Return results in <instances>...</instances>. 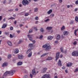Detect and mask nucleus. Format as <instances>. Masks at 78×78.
<instances>
[{
  "label": "nucleus",
  "mask_w": 78,
  "mask_h": 78,
  "mask_svg": "<svg viewBox=\"0 0 78 78\" xmlns=\"http://www.w3.org/2000/svg\"><path fill=\"white\" fill-rule=\"evenodd\" d=\"M16 71L15 70H11L9 71H6L4 74V76H6L8 74H10V75H12Z\"/></svg>",
  "instance_id": "1"
},
{
  "label": "nucleus",
  "mask_w": 78,
  "mask_h": 78,
  "mask_svg": "<svg viewBox=\"0 0 78 78\" xmlns=\"http://www.w3.org/2000/svg\"><path fill=\"white\" fill-rule=\"evenodd\" d=\"M48 45H49V44L47 43L43 45L42 47L43 48H45V50H46V51H48V48H49V46H48Z\"/></svg>",
  "instance_id": "2"
},
{
  "label": "nucleus",
  "mask_w": 78,
  "mask_h": 78,
  "mask_svg": "<svg viewBox=\"0 0 78 78\" xmlns=\"http://www.w3.org/2000/svg\"><path fill=\"white\" fill-rule=\"evenodd\" d=\"M22 3L24 6L28 5L29 4V2L27 0H23L22 1Z\"/></svg>",
  "instance_id": "3"
},
{
  "label": "nucleus",
  "mask_w": 78,
  "mask_h": 78,
  "mask_svg": "<svg viewBox=\"0 0 78 78\" xmlns=\"http://www.w3.org/2000/svg\"><path fill=\"white\" fill-rule=\"evenodd\" d=\"M72 56H78V51H73L72 54Z\"/></svg>",
  "instance_id": "4"
},
{
  "label": "nucleus",
  "mask_w": 78,
  "mask_h": 78,
  "mask_svg": "<svg viewBox=\"0 0 78 78\" xmlns=\"http://www.w3.org/2000/svg\"><path fill=\"white\" fill-rule=\"evenodd\" d=\"M59 54H60L59 52L56 53L55 56V61H57V60L59 59Z\"/></svg>",
  "instance_id": "5"
},
{
  "label": "nucleus",
  "mask_w": 78,
  "mask_h": 78,
  "mask_svg": "<svg viewBox=\"0 0 78 78\" xmlns=\"http://www.w3.org/2000/svg\"><path fill=\"white\" fill-rule=\"evenodd\" d=\"M39 73L38 71H37V73H36V71H35V70L34 69L32 70V73L33 75H36L37 73Z\"/></svg>",
  "instance_id": "6"
},
{
  "label": "nucleus",
  "mask_w": 78,
  "mask_h": 78,
  "mask_svg": "<svg viewBox=\"0 0 78 78\" xmlns=\"http://www.w3.org/2000/svg\"><path fill=\"white\" fill-rule=\"evenodd\" d=\"M32 35H28L27 37L28 38H29L30 41H32L33 40V38H32Z\"/></svg>",
  "instance_id": "7"
},
{
  "label": "nucleus",
  "mask_w": 78,
  "mask_h": 78,
  "mask_svg": "<svg viewBox=\"0 0 78 78\" xmlns=\"http://www.w3.org/2000/svg\"><path fill=\"white\" fill-rule=\"evenodd\" d=\"M46 77V78H49V74H45L42 76L43 78H45Z\"/></svg>",
  "instance_id": "8"
},
{
  "label": "nucleus",
  "mask_w": 78,
  "mask_h": 78,
  "mask_svg": "<svg viewBox=\"0 0 78 78\" xmlns=\"http://www.w3.org/2000/svg\"><path fill=\"white\" fill-rule=\"evenodd\" d=\"M47 70V68H43V70L41 71V73H44L46 72V70Z\"/></svg>",
  "instance_id": "9"
},
{
  "label": "nucleus",
  "mask_w": 78,
  "mask_h": 78,
  "mask_svg": "<svg viewBox=\"0 0 78 78\" xmlns=\"http://www.w3.org/2000/svg\"><path fill=\"white\" fill-rule=\"evenodd\" d=\"M69 32L67 31H65L63 33V34L64 36H67L69 34Z\"/></svg>",
  "instance_id": "10"
},
{
  "label": "nucleus",
  "mask_w": 78,
  "mask_h": 78,
  "mask_svg": "<svg viewBox=\"0 0 78 78\" xmlns=\"http://www.w3.org/2000/svg\"><path fill=\"white\" fill-rule=\"evenodd\" d=\"M8 66V63L5 62L2 65V67H6Z\"/></svg>",
  "instance_id": "11"
},
{
  "label": "nucleus",
  "mask_w": 78,
  "mask_h": 78,
  "mask_svg": "<svg viewBox=\"0 0 78 78\" xmlns=\"http://www.w3.org/2000/svg\"><path fill=\"white\" fill-rule=\"evenodd\" d=\"M53 30L52 29V27H49V33H53Z\"/></svg>",
  "instance_id": "12"
},
{
  "label": "nucleus",
  "mask_w": 78,
  "mask_h": 78,
  "mask_svg": "<svg viewBox=\"0 0 78 78\" xmlns=\"http://www.w3.org/2000/svg\"><path fill=\"white\" fill-rule=\"evenodd\" d=\"M18 57L20 59H23V55H18Z\"/></svg>",
  "instance_id": "13"
},
{
  "label": "nucleus",
  "mask_w": 78,
  "mask_h": 78,
  "mask_svg": "<svg viewBox=\"0 0 78 78\" xmlns=\"http://www.w3.org/2000/svg\"><path fill=\"white\" fill-rule=\"evenodd\" d=\"M58 66H62V64H61V60H59L58 61Z\"/></svg>",
  "instance_id": "14"
},
{
  "label": "nucleus",
  "mask_w": 78,
  "mask_h": 78,
  "mask_svg": "<svg viewBox=\"0 0 78 78\" xmlns=\"http://www.w3.org/2000/svg\"><path fill=\"white\" fill-rule=\"evenodd\" d=\"M14 52L15 54H17V53H19V49L17 48L15 49Z\"/></svg>",
  "instance_id": "15"
},
{
  "label": "nucleus",
  "mask_w": 78,
  "mask_h": 78,
  "mask_svg": "<svg viewBox=\"0 0 78 78\" xmlns=\"http://www.w3.org/2000/svg\"><path fill=\"white\" fill-rule=\"evenodd\" d=\"M72 63L69 62L67 64V67H70L72 66Z\"/></svg>",
  "instance_id": "16"
},
{
  "label": "nucleus",
  "mask_w": 78,
  "mask_h": 78,
  "mask_svg": "<svg viewBox=\"0 0 78 78\" xmlns=\"http://www.w3.org/2000/svg\"><path fill=\"white\" fill-rule=\"evenodd\" d=\"M6 27H7V24L6 23L2 25V28H6Z\"/></svg>",
  "instance_id": "17"
},
{
  "label": "nucleus",
  "mask_w": 78,
  "mask_h": 78,
  "mask_svg": "<svg viewBox=\"0 0 78 78\" xmlns=\"http://www.w3.org/2000/svg\"><path fill=\"white\" fill-rule=\"evenodd\" d=\"M7 43L9 46H10V47H11V46H12V43H11V41H8L7 42Z\"/></svg>",
  "instance_id": "18"
},
{
  "label": "nucleus",
  "mask_w": 78,
  "mask_h": 78,
  "mask_svg": "<svg viewBox=\"0 0 78 78\" xmlns=\"http://www.w3.org/2000/svg\"><path fill=\"white\" fill-rule=\"evenodd\" d=\"M60 38H61V36L60 35H58L57 37V39L58 40H59L60 39Z\"/></svg>",
  "instance_id": "19"
},
{
  "label": "nucleus",
  "mask_w": 78,
  "mask_h": 78,
  "mask_svg": "<svg viewBox=\"0 0 78 78\" xmlns=\"http://www.w3.org/2000/svg\"><path fill=\"white\" fill-rule=\"evenodd\" d=\"M64 50V48L63 47H62L60 48V51L62 53H64V51L63 50Z\"/></svg>",
  "instance_id": "20"
},
{
  "label": "nucleus",
  "mask_w": 78,
  "mask_h": 78,
  "mask_svg": "<svg viewBox=\"0 0 78 78\" xmlns=\"http://www.w3.org/2000/svg\"><path fill=\"white\" fill-rule=\"evenodd\" d=\"M32 56V52L31 51L28 55V57H31Z\"/></svg>",
  "instance_id": "21"
},
{
  "label": "nucleus",
  "mask_w": 78,
  "mask_h": 78,
  "mask_svg": "<svg viewBox=\"0 0 78 78\" xmlns=\"http://www.w3.org/2000/svg\"><path fill=\"white\" fill-rule=\"evenodd\" d=\"M22 64V62H19L17 63L18 66H21Z\"/></svg>",
  "instance_id": "22"
},
{
  "label": "nucleus",
  "mask_w": 78,
  "mask_h": 78,
  "mask_svg": "<svg viewBox=\"0 0 78 78\" xmlns=\"http://www.w3.org/2000/svg\"><path fill=\"white\" fill-rule=\"evenodd\" d=\"M76 31H78V29L74 30V34L75 36L77 35V34H76Z\"/></svg>",
  "instance_id": "23"
},
{
  "label": "nucleus",
  "mask_w": 78,
  "mask_h": 78,
  "mask_svg": "<svg viewBox=\"0 0 78 78\" xmlns=\"http://www.w3.org/2000/svg\"><path fill=\"white\" fill-rule=\"evenodd\" d=\"M29 47L31 48V47H33V44H30L29 45Z\"/></svg>",
  "instance_id": "24"
},
{
  "label": "nucleus",
  "mask_w": 78,
  "mask_h": 78,
  "mask_svg": "<svg viewBox=\"0 0 78 78\" xmlns=\"http://www.w3.org/2000/svg\"><path fill=\"white\" fill-rule=\"evenodd\" d=\"M54 16H55V14H51L50 16L49 17L50 18H52V17H54Z\"/></svg>",
  "instance_id": "25"
},
{
  "label": "nucleus",
  "mask_w": 78,
  "mask_h": 78,
  "mask_svg": "<svg viewBox=\"0 0 78 78\" xmlns=\"http://www.w3.org/2000/svg\"><path fill=\"white\" fill-rule=\"evenodd\" d=\"M47 55H48V53H45L44 54L42 55L41 56V58L44 57V56H46Z\"/></svg>",
  "instance_id": "26"
},
{
  "label": "nucleus",
  "mask_w": 78,
  "mask_h": 78,
  "mask_svg": "<svg viewBox=\"0 0 78 78\" xmlns=\"http://www.w3.org/2000/svg\"><path fill=\"white\" fill-rule=\"evenodd\" d=\"M40 31L41 32H42L43 33H44L45 31V30L42 28L40 29Z\"/></svg>",
  "instance_id": "27"
},
{
  "label": "nucleus",
  "mask_w": 78,
  "mask_h": 78,
  "mask_svg": "<svg viewBox=\"0 0 78 78\" xmlns=\"http://www.w3.org/2000/svg\"><path fill=\"white\" fill-rule=\"evenodd\" d=\"M11 56H12L11 54H9V55H8V59H10V58H11Z\"/></svg>",
  "instance_id": "28"
},
{
  "label": "nucleus",
  "mask_w": 78,
  "mask_h": 78,
  "mask_svg": "<svg viewBox=\"0 0 78 78\" xmlns=\"http://www.w3.org/2000/svg\"><path fill=\"white\" fill-rule=\"evenodd\" d=\"M22 42H23V41H22V40H20L19 41V42H18V44H21Z\"/></svg>",
  "instance_id": "29"
},
{
  "label": "nucleus",
  "mask_w": 78,
  "mask_h": 78,
  "mask_svg": "<svg viewBox=\"0 0 78 78\" xmlns=\"http://www.w3.org/2000/svg\"><path fill=\"white\" fill-rule=\"evenodd\" d=\"M75 20L76 22H78V17L77 16H76Z\"/></svg>",
  "instance_id": "30"
},
{
  "label": "nucleus",
  "mask_w": 78,
  "mask_h": 78,
  "mask_svg": "<svg viewBox=\"0 0 78 78\" xmlns=\"http://www.w3.org/2000/svg\"><path fill=\"white\" fill-rule=\"evenodd\" d=\"M32 48H30V49H28L27 51V53H29V52H30V51H31L32 50Z\"/></svg>",
  "instance_id": "31"
},
{
  "label": "nucleus",
  "mask_w": 78,
  "mask_h": 78,
  "mask_svg": "<svg viewBox=\"0 0 78 78\" xmlns=\"http://www.w3.org/2000/svg\"><path fill=\"white\" fill-rule=\"evenodd\" d=\"M52 12H53V11L52 10V9H50L49 10V14H51V13H52Z\"/></svg>",
  "instance_id": "32"
},
{
  "label": "nucleus",
  "mask_w": 78,
  "mask_h": 78,
  "mask_svg": "<svg viewBox=\"0 0 78 78\" xmlns=\"http://www.w3.org/2000/svg\"><path fill=\"white\" fill-rule=\"evenodd\" d=\"M65 29V27L64 26H63L61 28V30H64Z\"/></svg>",
  "instance_id": "33"
},
{
  "label": "nucleus",
  "mask_w": 78,
  "mask_h": 78,
  "mask_svg": "<svg viewBox=\"0 0 78 78\" xmlns=\"http://www.w3.org/2000/svg\"><path fill=\"white\" fill-rule=\"evenodd\" d=\"M53 38V37L50 36H49V40H51Z\"/></svg>",
  "instance_id": "34"
},
{
  "label": "nucleus",
  "mask_w": 78,
  "mask_h": 78,
  "mask_svg": "<svg viewBox=\"0 0 78 78\" xmlns=\"http://www.w3.org/2000/svg\"><path fill=\"white\" fill-rule=\"evenodd\" d=\"M10 19H12V20L13 19L14 20V19H15V18L11 17L9 19V20H10Z\"/></svg>",
  "instance_id": "35"
},
{
  "label": "nucleus",
  "mask_w": 78,
  "mask_h": 78,
  "mask_svg": "<svg viewBox=\"0 0 78 78\" xmlns=\"http://www.w3.org/2000/svg\"><path fill=\"white\" fill-rule=\"evenodd\" d=\"M43 38V36L42 35H41L39 37V39H42Z\"/></svg>",
  "instance_id": "36"
},
{
  "label": "nucleus",
  "mask_w": 78,
  "mask_h": 78,
  "mask_svg": "<svg viewBox=\"0 0 78 78\" xmlns=\"http://www.w3.org/2000/svg\"><path fill=\"white\" fill-rule=\"evenodd\" d=\"M5 34L6 35H9V32H5Z\"/></svg>",
  "instance_id": "37"
},
{
  "label": "nucleus",
  "mask_w": 78,
  "mask_h": 78,
  "mask_svg": "<svg viewBox=\"0 0 78 78\" xmlns=\"http://www.w3.org/2000/svg\"><path fill=\"white\" fill-rule=\"evenodd\" d=\"M37 11H38V8H35V10H34L35 12H37Z\"/></svg>",
  "instance_id": "38"
},
{
  "label": "nucleus",
  "mask_w": 78,
  "mask_h": 78,
  "mask_svg": "<svg viewBox=\"0 0 78 78\" xmlns=\"http://www.w3.org/2000/svg\"><path fill=\"white\" fill-rule=\"evenodd\" d=\"M13 27H12V26H11L10 27V30H13Z\"/></svg>",
  "instance_id": "39"
},
{
  "label": "nucleus",
  "mask_w": 78,
  "mask_h": 78,
  "mask_svg": "<svg viewBox=\"0 0 78 78\" xmlns=\"http://www.w3.org/2000/svg\"><path fill=\"white\" fill-rule=\"evenodd\" d=\"M76 41H75L73 43V44L74 45H76Z\"/></svg>",
  "instance_id": "40"
},
{
  "label": "nucleus",
  "mask_w": 78,
  "mask_h": 78,
  "mask_svg": "<svg viewBox=\"0 0 78 78\" xmlns=\"http://www.w3.org/2000/svg\"><path fill=\"white\" fill-rule=\"evenodd\" d=\"M52 59H53V58H52L51 57H49V61L52 60Z\"/></svg>",
  "instance_id": "41"
},
{
  "label": "nucleus",
  "mask_w": 78,
  "mask_h": 78,
  "mask_svg": "<svg viewBox=\"0 0 78 78\" xmlns=\"http://www.w3.org/2000/svg\"><path fill=\"white\" fill-rule=\"evenodd\" d=\"M29 15L28 13H25V16H28Z\"/></svg>",
  "instance_id": "42"
},
{
  "label": "nucleus",
  "mask_w": 78,
  "mask_h": 78,
  "mask_svg": "<svg viewBox=\"0 0 78 78\" xmlns=\"http://www.w3.org/2000/svg\"><path fill=\"white\" fill-rule=\"evenodd\" d=\"M10 38H12V37H13V36H12V35L11 34H10Z\"/></svg>",
  "instance_id": "43"
},
{
  "label": "nucleus",
  "mask_w": 78,
  "mask_h": 78,
  "mask_svg": "<svg viewBox=\"0 0 78 78\" xmlns=\"http://www.w3.org/2000/svg\"><path fill=\"white\" fill-rule=\"evenodd\" d=\"M48 21H49V19H47L46 20H44V22H47Z\"/></svg>",
  "instance_id": "44"
},
{
  "label": "nucleus",
  "mask_w": 78,
  "mask_h": 78,
  "mask_svg": "<svg viewBox=\"0 0 78 78\" xmlns=\"http://www.w3.org/2000/svg\"><path fill=\"white\" fill-rule=\"evenodd\" d=\"M23 78H28V76L26 75L24 76Z\"/></svg>",
  "instance_id": "45"
},
{
  "label": "nucleus",
  "mask_w": 78,
  "mask_h": 78,
  "mask_svg": "<svg viewBox=\"0 0 78 78\" xmlns=\"http://www.w3.org/2000/svg\"><path fill=\"white\" fill-rule=\"evenodd\" d=\"M78 68H77L74 71L75 72H78Z\"/></svg>",
  "instance_id": "46"
},
{
  "label": "nucleus",
  "mask_w": 78,
  "mask_h": 78,
  "mask_svg": "<svg viewBox=\"0 0 78 78\" xmlns=\"http://www.w3.org/2000/svg\"><path fill=\"white\" fill-rule=\"evenodd\" d=\"M34 29L35 30H36V31H37V27H34Z\"/></svg>",
  "instance_id": "47"
},
{
  "label": "nucleus",
  "mask_w": 78,
  "mask_h": 78,
  "mask_svg": "<svg viewBox=\"0 0 78 78\" xmlns=\"http://www.w3.org/2000/svg\"><path fill=\"white\" fill-rule=\"evenodd\" d=\"M35 20H38V17L37 16H36L35 17Z\"/></svg>",
  "instance_id": "48"
},
{
  "label": "nucleus",
  "mask_w": 78,
  "mask_h": 78,
  "mask_svg": "<svg viewBox=\"0 0 78 78\" xmlns=\"http://www.w3.org/2000/svg\"><path fill=\"white\" fill-rule=\"evenodd\" d=\"M55 44H58L59 42L58 41H55Z\"/></svg>",
  "instance_id": "49"
},
{
  "label": "nucleus",
  "mask_w": 78,
  "mask_h": 78,
  "mask_svg": "<svg viewBox=\"0 0 78 78\" xmlns=\"http://www.w3.org/2000/svg\"><path fill=\"white\" fill-rule=\"evenodd\" d=\"M20 30H17L16 31V32L18 34H19V33H20Z\"/></svg>",
  "instance_id": "50"
},
{
  "label": "nucleus",
  "mask_w": 78,
  "mask_h": 78,
  "mask_svg": "<svg viewBox=\"0 0 78 78\" xmlns=\"http://www.w3.org/2000/svg\"><path fill=\"white\" fill-rule=\"evenodd\" d=\"M75 3L76 5H78V1H76L75 2Z\"/></svg>",
  "instance_id": "51"
},
{
  "label": "nucleus",
  "mask_w": 78,
  "mask_h": 78,
  "mask_svg": "<svg viewBox=\"0 0 78 78\" xmlns=\"http://www.w3.org/2000/svg\"><path fill=\"white\" fill-rule=\"evenodd\" d=\"M30 78H33V75H32V74H30Z\"/></svg>",
  "instance_id": "52"
},
{
  "label": "nucleus",
  "mask_w": 78,
  "mask_h": 78,
  "mask_svg": "<svg viewBox=\"0 0 78 78\" xmlns=\"http://www.w3.org/2000/svg\"><path fill=\"white\" fill-rule=\"evenodd\" d=\"M9 11V12H12V11H13V9L10 10Z\"/></svg>",
  "instance_id": "53"
},
{
  "label": "nucleus",
  "mask_w": 78,
  "mask_h": 78,
  "mask_svg": "<svg viewBox=\"0 0 78 78\" xmlns=\"http://www.w3.org/2000/svg\"><path fill=\"white\" fill-rule=\"evenodd\" d=\"M64 53H65V54L66 53H67V50L66 49L65 50V51L64 52Z\"/></svg>",
  "instance_id": "54"
},
{
  "label": "nucleus",
  "mask_w": 78,
  "mask_h": 78,
  "mask_svg": "<svg viewBox=\"0 0 78 78\" xmlns=\"http://www.w3.org/2000/svg\"><path fill=\"white\" fill-rule=\"evenodd\" d=\"M15 10L16 11H18V10H19V9H17V8H16L15 9Z\"/></svg>",
  "instance_id": "55"
},
{
  "label": "nucleus",
  "mask_w": 78,
  "mask_h": 78,
  "mask_svg": "<svg viewBox=\"0 0 78 78\" xmlns=\"http://www.w3.org/2000/svg\"><path fill=\"white\" fill-rule=\"evenodd\" d=\"M33 31L31 29L30 30H29V33H31Z\"/></svg>",
  "instance_id": "56"
},
{
  "label": "nucleus",
  "mask_w": 78,
  "mask_h": 78,
  "mask_svg": "<svg viewBox=\"0 0 78 78\" xmlns=\"http://www.w3.org/2000/svg\"><path fill=\"white\" fill-rule=\"evenodd\" d=\"M62 56H63L61 54L60 56V58H62Z\"/></svg>",
  "instance_id": "57"
},
{
  "label": "nucleus",
  "mask_w": 78,
  "mask_h": 78,
  "mask_svg": "<svg viewBox=\"0 0 78 78\" xmlns=\"http://www.w3.org/2000/svg\"><path fill=\"white\" fill-rule=\"evenodd\" d=\"M70 24H73V21H71V22L70 23Z\"/></svg>",
  "instance_id": "58"
},
{
  "label": "nucleus",
  "mask_w": 78,
  "mask_h": 78,
  "mask_svg": "<svg viewBox=\"0 0 78 78\" xmlns=\"http://www.w3.org/2000/svg\"><path fill=\"white\" fill-rule=\"evenodd\" d=\"M2 17L0 16V20H2Z\"/></svg>",
  "instance_id": "59"
},
{
  "label": "nucleus",
  "mask_w": 78,
  "mask_h": 78,
  "mask_svg": "<svg viewBox=\"0 0 78 78\" xmlns=\"http://www.w3.org/2000/svg\"><path fill=\"white\" fill-rule=\"evenodd\" d=\"M32 42L33 43H35L36 42V41H35V40L32 41Z\"/></svg>",
  "instance_id": "60"
},
{
  "label": "nucleus",
  "mask_w": 78,
  "mask_h": 78,
  "mask_svg": "<svg viewBox=\"0 0 78 78\" xmlns=\"http://www.w3.org/2000/svg\"><path fill=\"white\" fill-rule=\"evenodd\" d=\"M59 2L61 3L62 2V0H59Z\"/></svg>",
  "instance_id": "61"
},
{
  "label": "nucleus",
  "mask_w": 78,
  "mask_h": 78,
  "mask_svg": "<svg viewBox=\"0 0 78 78\" xmlns=\"http://www.w3.org/2000/svg\"><path fill=\"white\" fill-rule=\"evenodd\" d=\"M62 69H65V67L63 66L62 68Z\"/></svg>",
  "instance_id": "62"
},
{
  "label": "nucleus",
  "mask_w": 78,
  "mask_h": 78,
  "mask_svg": "<svg viewBox=\"0 0 78 78\" xmlns=\"http://www.w3.org/2000/svg\"><path fill=\"white\" fill-rule=\"evenodd\" d=\"M78 11V9H75V11Z\"/></svg>",
  "instance_id": "63"
},
{
  "label": "nucleus",
  "mask_w": 78,
  "mask_h": 78,
  "mask_svg": "<svg viewBox=\"0 0 78 78\" xmlns=\"http://www.w3.org/2000/svg\"><path fill=\"white\" fill-rule=\"evenodd\" d=\"M47 30H49V27H48L46 28Z\"/></svg>",
  "instance_id": "64"
}]
</instances>
